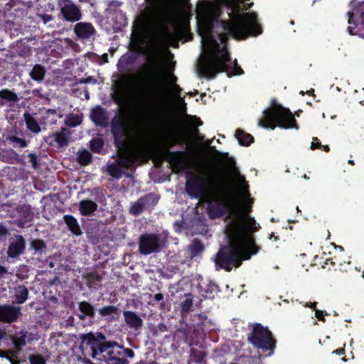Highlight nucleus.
I'll list each match as a JSON object with an SVG mask.
<instances>
[{"label":"nucleus","instance_id":"obj_62","mask_svg":"<svg viewBox=\"0 0 364 364\" xmlns=\"http://www.w3.org/2000/svg\"><path fill=\"white\" fill-rule=\"evenodd\" d=\"M157 330L160 332H166L168 331V327L166 326V324L163 323H160L157 325Z\"/></svg>","mask_w":364,"mask_h":364},{"label":"nucleus","instance_id":"obj_46","mask_svg":"<svg viewBox=\"0 0 364 364\" xmlns=\"http://www.w3.org/2000/svg\"><path fill=\"white\" fill-rule=\"evenodd\" d=\"M153 301L155 303H159V309L161 311L166 309L164 296L162 293H157L153 296Z\"/></svg>","mask_w":364,"mask_h":364},{"label":"nucleus","instance_id":"obj_44","mask_svg":"<svg viewBox=\"0 0 364 364\" xmlns=\"http://www.w3.org/2000/svg\"><path fill=\"white\" fill-rule=\"evenodd\" d=\"M193 306V296L191 294H186V297L181 301V311L186 313L190 311Z\"/></svg>","mask_w":364,"mask_h":364},{"label":"nucleus","instance_id":"obj_3","mask_svg":"<svg viewBox=\"0 0 364 364\" xmlns=\"http://www.w3.org/2000/svg\"><path fill=\"white\" fill-rule=\"evenodd\" d=\"M228 236L229 244L221 247L215 255L216 269L230 272L232 267L238 268L243 260L250 259L261 249L255 237L247 232L239 220L230 222Z\"/></svg>","mask_w":364,"mask_h":364},{"label":"nucleus","instance_id":"obj_13","mask_svg":"<svg viewBox=\"0 0 364 364\" xmlns=\"http://www.w3.org/2000/svg\"><path fill=\"white\" fill-rule=\"evenodd\" d=\"M233 203H234V210L235 211V215L232 217H229L228 214H225L227 219L232 220V221L239 220L241 224L243 225L244 228L246 230L247 232L252 234L254 237V232L259 231L261 228L260 225L257 224L254 218L251 217L249 215V213L252 211L251 210V204L250 207L246 208L245 212H242L241 210L238 208L236 204L235 196H233Z\"/></svg>","mask_w":364,"mask_h":364},{"label":"nucleus","instance_id":"obj_41","mask_svg":"<svg viewBox=\"0 0 364 364\" xmlns=\"http://www.w3.org/2000/svg\"><path fill=\"white\" fill-rule=\"evenodd\" d=\"M104 146V141L102 137H94L90 141V149L93 153L100 154Z\"/></svg>","mask_w":364,"mask_h":364},{"label":"nucleus","instance_id":"obj_56","mask_svg":"<svg viewBox=\"0 0 364 364\" xmlns=\"http://www.w3.org/2000/svg\"><path fill=\"white\" fill-rule=\"evenodd\" d=\"M321 146H322V145H321V143L319 141V139L317 137H314L313 141L311 145V149L312 150H315L317 149H321Z\"/></svg>","mask_w":364,"mask_h":364},{"label":"nucleus","instance_id":"obj_51","mask_svg":"<svg viewBox=\"0 0 364 364\" xmlns=\"http://www.w3.org/2000/svg\"><path fill=\"white\" fill-rule=\"evenodd\" d=\"M25 338V336H22L15 339L14 345L16 348L20 349L26 346V343Z\"/></svg>","mask_w":364,"mask_h":364},{"label":"nucleus","instance_id":"obj_18","mask_svg":"<svg viewBox=\"0 0 364 364\" xmlns=\"http://www.w3.org/2000/svg\"><path fill=\"white\" fill-rule=\"evenodd\" d=\"M26 247L25 238L21 235H16L9 245L6 252L7 257L12 259L17 258L24 252Z\"/></svg>","mask_w":364,"mask_h":364},{"label":"nucleus","instance_id":"obj_64","mask_svg":"<svg viewBox=\"0 0 364 364\" xmlns=\"http://www.w3.org/2000/svg\"><path fill=\"white\" fill-rule=\"evenodd\" d=\"M191 133H192V135L196 137L200 134V132H199V129L196 127H194L192 129Z\"/></svg>","mask_w":364,"mask_h":364},{"label":"nucleus","instance_id":"obj_28","mask_svg":"<svg viewBox=\"0 0 364 364\" xmlns=\"http://www.w3.org/2000/svg\"><path fill=\"white\" fill-rule=\"evenodd\" d=\"M47 245L46 242L39 238L32 239L29 243V250L33 251L32 253L33 255H42L46 251Z\"/></svg>","mask_w":364,"mask_h":364},{"label":"nucleus","instance_id":"obj_57","mask_svg":"<svg viewBox=\"0 0 364 364\" xmlns=\"http://www.w3.org/2000/svg\"><path fill=\"white\" fill-rule=\"evenodd\" d=\"M9 234V229L3 223H0V237H6Z\"/></svg>","mask_w":364,"mask_h":364},{"label":"nucleus","instance_id":"obj_42","mask_svg":"<svg viewBox=\"0 0 364 364\" xmlns=\"http://www.w3.org/2000/svg\"><path fill=\"white\" fill-rule=\"evenodd\" d=\"M205 358V353L196 348H191L190 350V361L197 363H201Z\"/></svg>","mask_w":364,"mask_h":364},{"label":"nucleus","instance_id":"obj_30","mask_svg":"<svg viewBox=\"0 0 364 364\" xmlns=\"http://www.w3.org/2000/svg\"><path fill=\"white\" fill-rule=\"evenodd\" d=\"M28 289L26 286L18 285L15 288V301L14 303L17 304H23L28 299Z\"/></svg>","mask_w":364,"mask_h":364},{"label":"nucleus","instance_id":"obj_37","mask_svg":"<svg viewBox=\"0 0 364 364\" xmlns=\"http://www.w3.org/2000/svg\"><path fill=\"white\" fill-rule=\"evenodd\" d=\"M107 171L111 177L117 180L121 178L124 173L122 167L114 162L107 166Z\"/></svg>","mask_w":364,"mask_h":364},{"label":"nucleus","instance_id":"obj_26","mask_svg":"<svg viewBox=\"0 0 364 364\" xmlns=\"http://www.w3.org/2000/svg\"><path fill=\"white\" fill-rule=\"evenodd\" d=\"M78 309L81 314L78 316L81 320L85 319L87 316L90 318H94L95 316V307L87 301H83L79 303Z\"/></svg>","mask_w":364,"mask_h":364},{"label":"nucleus","instance_id":"obj_53","mask_svg":"<svg viewBox=\"0 0 364 364\" xmlns=\"http://www.w3.org/2000/svg\"><path fill=\"white\" fill-rule=\"evenodd\" d=\"M327 315H328V313L326 311L316 310L315 316L320 321L325 322L326 321L325 316H327Z\"/></svg>","mask_w":364,"mask_h":364},{"label":"nucleus","instance_id":"obj_7","mask_svg":"<svg viewBox=\"0 0 364 364\" xmlns=\"http://www.w3.org/2000/svg\"><path fill=\"white\" fill-rule=\"evenodd\" d=\"M259 125L272 130L277 127L282 129H299L291 111L279 105L275 99L272 100L271 107L263 112V117L259 119Z\"/></svg>","mask_w":364,"mask_h":364},{"label":"nucleus","instance_id":"obj_24","mask_svg":"<svg viewBox=\"0 0 364 364\" xmlns=\"http://www.w3.org/2000/svg\"><path fill=\"white\" fill-rule=\"evenodd\" d=\"M124 318L126 323L131 328H139L143 326V321L134 311H124Z\"/></svg>","mask_w":364,"mask_h":364},{"label":"nucleus","instance_id":"obj_40","mask_svg":"<svg viewBox=\"0 0 364 364\" xmlns=\"http://www.w3.org/2000/svg\"><path fill=\"white\" fill-rule=\"evenodd\" d=\"M92 159V154L88 151L83 149L77 151V160L81 166H87L91 163Z\"/></svg>","mask_w":364,"mask_h":364},{"label":"nucleus","instance_id":"obj_12","mask_svg":"<svg viewBox=\"0 0 364 364\" xmlns=\"http://www.w3.org/2000/svg\"><path fill=\"white\" fill-rule=\"evenodd\" d=\"M253 4H254L253 2L245 4V1H244V3L241 4V7H240L241 11H239L240 14H242V15H245V14H254L256 16L255 23H254L252 24L247 23H246L247 25L245 26V27H247V33H245V34H240V35H238V36L234 35V34L232 33L231 28H230V29H225V23H224V22L225 21H222L223 29L227 33V34L229 36L232 37V38H234V39H235L237 41H242V40L247 39L250 36H259V35H260L262 33V27H261L260 24L258 22V18H257V14L255 12H250V13L247 12V11L248 9H250L253 6Z\"/></svg>","mask_w":364,"mask_h":364},{"label":"nucleus","instance_id":"obj_25","mask_svg":"<svg viewBox=\"0 0 364 364\" xmlns=\"http://www.w3.org/2000/svg\"><path fill=\"white\" fill-rule=\"evenodd\" d=\"M85 284L90 289H98L101 286L102 277L97 272H91L84 276Z\"/></svg>","mask_w":364,"mask_h":364},{"label":"nucleus","instance_id":"obj_63","mask_svg":"<svg viewBox=\"0 0 364 364\" xmlns=\"http://www.w3.org/2000/svg\"><path fill=\"white\" fill-rule=\"evenodd\" d=\"M333 354L341 355L345 354V348H340L338 349H336L332 352Z\"/></svg>","mask_w":364,"mask_h":364},{"label":"nucleus","instance_id":"obj_27","mask_svg":"<svg viewBox=\"0 0 364 364\" xmlns=\"http://www.w3.org/2000/svg\"><path fill=\"white\" fill-rule=\"evenodd\" d=\"M70 134L69 129L63 127L60 132L54 133L53 137L60 147H63L68 146Z\"/></svg>","mask_w":364,"mask_h":364},{"label":"nucleus","instance_id":"obj_5","mask_svg":"<svg viewBox=\"0 0 364 364\" xmlns=\"http://www.w3.org/2000/svg\"><path fill=\"white\" fill-rule=\"evenodd\" d=\"M80 339L82 348H90L92 358H97L98 355L104 354L107 364H129L128 360L123 358V346L114 341H107L102 333L81 334Z\"/></svg>","mask_w":364,"mask_h":364},{"label":"nucleus","instance_id":"obj_50","mask_svg":"<svg viewBox=\"0 0 364 364\" xmlns=\"http://www.w3.org/2000/svg\"><path fill=\"white\" fill-rule=\"evenodd\" d=\"M96 82H97V80L94 77L89 76V77H85V78L76 79L75 84H76V85H77V84H87V83L95 84Z\"/></svg>","mask_w":364,"mask_h":364},{"label":"nucleus","instance_id":"obj_47","mask_svg":"<svg viewBox=\"0 0 364 364\" xmlns=\"http://www.w3.org/2000/svg\"><path fill=\"white\" fill-rule=\"evenodd\" d=\"M31 364H46V360L42 355L31 354L28 357Z\"/></svg>","mask_w":364,"mask_h":364},{"label":"nucleus","instance_id":"obj_11","mask_svg":"<svg viewBox=\"0 0 364 364\" xmlns=\"http://www.w3.org/2000/svg\"><path fill=\"white\" fill-rule=\"evenodd\" d=\"M87 192L90 193L92 199H83L79 202L78 209L82 216H90L97 211L98 208L97 203L105 204L106 197L104 190L97 186L92 188H88Z\"/></svg>","mask_w":364,"mask_h":364},{"label":"nucleus","instance_id":"obj_58","mask_svg":"<svg viewBox=\"0 0 364 364\" xmlns=\"http://www.w3.org/2000/svg\"><path fill=\"white\" fill-rule=\"evenodd\" d=\"M124 356L133 358L134 357V352L130 348H124L123 347V358Z\"/></svg>","mask_w":364,"mask_h":364},{"label":"nucleus","instance_id":"obj_48","mask_svg":"<svg viewBox=\"0 0 364 364\" xmlns=\"http://www.w3.org/2000/svg\"><path fill=\"white\" fill-rule=\"evenodd\" d=\"M28 161L31 163V166L34 169H38L40 168L41 164L39 162L38 156H37L35 153H30L28 155Z\"/></svg>","mask_w":364,"mask_h":364},{"label":"nucleus","instance_id":"obj_49","mask_svg":"<svg viewBox=\"0 0 364 364\" xmlns=\"http://www.w3.org/2000/svg\"><path fill=\"white\" fill-rule=\"evenodd\" d=\"M114 163L117 164L124 171L128 168L130 166L129 160L125 157L122 156L118 157Z\"/></svg>","mask_w":364,"mask_h":364},{"label":"nucleus","instance_id":"obj_1","mask_svg":"<svg viewBox=\"0 0 364 364\" xmlns=\"http://www.w3.org/2000/svg\"><path fill=\"white\" fill-rule=\"evenodd\" d=\"M189 150L171 151L168 147L159 153L161 160L168 161L178 172L186 173L185 191L194 199L205 198L208 203L207 213L211 220L221 218L225 214L229 217L235 215L233 193L230 182L221 174H214L210 181L204 177L203 172L196 174L188 170L185 157Z\"/></svg>","mask_w":364,"mask_h":364},{"label":"nucleus","instance_id":"obj_29","mask_svg":"<svg viewBox=\"0 0 364 364\" xmlns=\"http://www.w3.org/2000/svg\"><path fill=\"white\" fill-rule=\"evenodd\" d=\"M24 121L26 123V128L32 133L36 134L41 132V128L37 122L36 119L34 118L30 113L25 112L23 114Z\"/></svg>","mask_w":364,"mask_h":364},{"label":"nucleus","instance_id":"obj_34","mask_svg":"<svg viewBox=\"0 0 364 364\" xmlns=\"http://www.w3.org/2000/svg\"><path fill=\"white\" fill-rule=\"evenodd\" d=\"M21 218L19 222L17 223L18 227H24L26 223L31 222L33 218V213L31 210L30 205H24L22 207L21 210Z\"/></svg>","mask_w":364,"mask_h":364},{"label":"nucleus","instance_id":"obj_10","mask_svg":"<svg viewBox=\"0 0 364 364\" xmlns=\"http://www.w3.org/2000/svg\"><path fill=\"white\" fill-rule=\"evenodd\" d=\"M351 10L347 14L349 26L347 31L350 35L364 38V0H352Z\"/></svg>","mask_w":364,"mask_h":364},{"label":"nucleus","instance_id":"obj_15","mask_svg":"<svg viewBox=\"0 0 364 364\" xmlns=\"http://www.w3.org/2000/svg\"><path fill=\"white\" fill-rule=\"evenodd\" d=\"M60 13L63 20L68 22L74 23L80 21L82 17V11L77 5L70 0H64L60 4Z\"/></svg>","mask_w":364,"mask_h":364},{"label":"nucleus","instance_id":"obj_54","mask_svg":"<svg viewBox=\"0 0 364 364\" xmlns=\"http://www.w3.org/2000/svg\"><path fill=\"white\" fill-rule=\"evenodd\" d=\"M213 139H210V140H207L205 142V147H208L209 148V150L210 152L212 153H214L216 155H219V154H221L216 149L214 146H211V144L213 142Z\"/></svg>","mask_w":364,"mask_h":364},{"label":"nucleus","instance_id":"obj_17","mask_svg":"<svg viewBox=\"0 0 364 364\" xmlns=\"http://www.w3.org/2000/svg\"><path fill=\"white\" fill-rule=\"evenodd\" d=\"M21 315V307L10 304L0 305V321L11 323Z\"/></svg>","mask_w":364,"mask_h":364},{"label":"nucleus","instance_id":"obj_55","mask_svg":"<svg viewBox=\"0 0 364 364\" xmlns=\"http://www.w3.org/2000/svg\"><path fill=\"white\" fill-rule=\"evenodd\" d=\"M191 118V124L193 127H198L203 124V122L200 118H198L196 116H190Z\"/></svg>","mask_w":364,"mask_h":364},{"label":"nucleus","instance_id":"obj_4","mask_svg":"<svg viewBox=\"0 0 364 364\" xmlns=\"http://www.w3.org/2000/svg\"><path fill=\"white\" fill-rule=\"evenodd\" d=\"M210 41L211 46L206 48L207 52L200 63V73L204 77L213 80L221 73H226L229 77L244 73L236 59L232 62L231 70L232 59L225 45L220 47L215 38L210 39Z\"/></svg>","mask_w":364,"mask_h":364},{"label":"nucleus","instance_id":"obj_19","mask_svg":"<svg viewBox=\"0 0 364 364\" xmlns=\"http://www.w3.org/2000/svg\"><path fill=\"white\" fill-rule=\"evenodd\" d=\"M90 117L97 127L106 128L108 126V113L107 110L100 105H97L92 109Z\"/></svg>","mask_w":364,"mask_h":364},{"label":"nucleus","instance_id":"obj_16","mask_svg":"<svg viewBox=\"0 0 364 364\" xmlns=\"http://www.w3.org/2000/svg\"><path fill=\"white\" fill-rule=\"evenodd\" d=\"M128 78L127 75H121L119 80L115 82V88L112 98L114 102L118 105H122L127 101V80Z\"/></svg>","mask_w":364,"mask_h":364},{"label":"nucleus","instance_id":"obj_52","mask_svg":"<svg viewBox=\"0 0 364 364\" xmlns=\"http://www.w3.org/2000/svg\"><path fill=\"white\" fill-rule=\"evenodd\" d=\"M92 55H95L97 60V63L100 65H103L106 63H108V55L107 53H104L103 55H102L101 56L97 55V54H95V53H91Z\"/></svg>","mask_w":364,"mask_h":364},{"label":"nucleus","instance_id":"obj_9","mask_svg":"<svg viewBox=\"0 0 364 364\" xmlns=\"http://www.w3.org/2000/svg\"><path fill=\"white\" fill-rule=\"evenodd\" d=\"M111 134L117 147L123 145L129 134L130 118L124 109H120V114H116L110 122Z\"/></svg>","mask_w":364,"mask_h":364},{"label":"nucleus","instance_id":"obj_60","mask_svg":"<svg viewBox=\"0 0 364 364\" xmlns=\"http://www.w3.org/2000/svg\"><path fill=\"white\" fill-rule=\"evenodd\" d=\"M41 18L43 20V23L46 24L47 23L50 22L53 20V16L50 14H42L40 16Z\"/></svg>","mask_w":364,"mask_h":364},{"label":"nucleus","instance_id":"obj_20","mask_svg":"<svg viewBox=\"0 0 364 364\" xmlns=\"http://www.w3.org/2000/svg\"><path fill=\"white\" fill-rule=\"evenodd\" d=\"M73 31L80 39H89L94 36L96 30L93 25L89 22H79L74 26Z\"/></svg>","mask_w":364,"mask_h":364},{"label":"nucleus","instance_id":"obj_31","mask_svg":"<svg viewBox=\"0 0 364 364\" xmlns=\"http://www.w3.org/2000/svg\"><path fill=\"white\" fill-rule=\"evenodd\" d=\"M46 74V68L41 64H36L30 71L29 76L36 82H41L44 80Z\"/></svg>","mask_w":364,"mask_h":364},{"label":"nucleus","instance_id":"obj_6","mask_svg":"<svg viewBox=\"0 0 364 364\" xmlns=\"http://www.w3.org/2000/svg\"><path fill=\"white\" fill-rule=\"evenodd\" d=\"M198 6L200 9L203 10L201 14H197L198 32L202 37L203 44L207 48L211 46L210 39L214 38L212 33L215 24L220 23L222 25L223 20L220 19L223 13L222 9L227 8V6L223 5V0L212 4L199 2Z\"/></svg>","mask_w":364,"mask_h":364},{"label":"nucleus","instance_id":"obj_36","mask_svg":"<svg viewBox=\"0 0 364 364\" xmlns=\"http://www.w3.org/2000/svg\"><path fill=\"white\" fill-rule=\"evenodd\" d=\"M204 250L205 247L203 244L199 239L197 238H194L189 246V250L192 257L200 255L204 251Z\"/></svg>","mask_w":364,"mask_h":364},{"label":"nucleus","instance_id":"obj_38","mask_svg":"<svg viewBox=\"0 0 364 364\" xmlns=\"http://www.w3.org/2000/svg\"><path fill=\"white\" fill-rule=\"evenodd\" d=\"M145 210H146L139 198L136 201L131 203L129 208V214L134 216H139Z\"/></svg>","mask_w":364,"mask_h":364},{"label":"nucleus","instance_id":"obj_35","mask_svg":"<svg viewBox=\"0 0 364 364\" xmlns=\"http://www.w3.org/2000/svg\"><path fill=\"white\" fill-rule=\"evenodd\" d=\"M220 291L219 287L213 282H210L205 287L201 290V294L204 298L213 299L215 294Z\"/></svg>","mask_w":364,"mask_h":364},{"label":"nucleus","instance_id":"obj_22","mask_svg":"<svg viewBox=\"0 0 364 364\" xmlns=\"http://www.w3.org/2000/svg\"><path fill=\"white\" fill-rule=\"evenodd\" d=\"M140 200L144 204L145 209L151 213L160 200V196L155 193H149L141 196Z\"/></svg>","mask_w":364,"mask_h":364},{"label":"nucleus","instance_id":"obj_33","mask_svg":"<svg viewBox=\"0 0 364 364\" xmlns=\"http://www.w3.org/2000/svg\"><path fill=\"white\" fill-rule=\"evenodd\" d=\"M0 97L3 99L4 103H16L20 100L16 92L7 88L0 90Z\"/></svg>","mask_w":364,"mask_h":364},{"label":"nucleus","instance_id":"obj_59","mask_svg":"<svg viewBox=\"0 0 364 364\" xmlns=\"http://www.w3.org/2000/svg\"><path fill=\"white\" fill-rule=\"evenodd\" d=\"M171 89L172 92L177 97L181 96L183 89L178 85H176L174 87H173Z\"/></svg>","mask_w":364,"mask_h":364},{"label":"nucleus","instance_id":"obj_2","mask_svg":"<svg viewBox=\"0 0 364 364\" xmlns=\"http://www.w3.org/2000/svg\"><path fill=\"white\" fill-rule=\"evenodd\" d=\"M150 66L146 76L149 86L140 90L138 99L140 107L146 114L147 125L158 127L164 122L163 105L165 101V87L172 88L177 84L178 78L172 73L166 77L162 75L161 62L156 55L149 60Z\"/></svg>","mask_w":364,"mask_h":364},{"label":"nucleus","instance_id":"obj_8","mask_svg":"<svg viewBox=\"0 0 364 364\" xmlns=\"http://www.w3.org/2000/svg\"><path fill=\"white\" fill-rule=\"evenodd\" d=\"M247 340L254 348L263 353H267V356L274 354L277 341L268 328L263 326L261 323L255 324L252 332L248 335Z\"/></svg>","mask_w":364,"mask_h":364},{"label":"nucleus","instance_id":"obj_23","mask_svg":"<svg viewBox=\"0 0 364 364\" xmlns=\"http://www.w3.org/2000/svg\"><path fill=\"white\" fill-rule=\"evenodd\" d=\"M63 220L69 231L75 236L79 237L82 235V231L77 219L72 215H65Z\"/></svg>","mask_w":364,"mask_h":364},{"label":"nucleus","instance_id":"obj_21","mask_svg":"<svg viewBox=\"0 0 364 364\" xmlns=\"http://www.w3.org/2000/svg\"><path fill=\"white\" fill-rule=\"evenodd\" d=\"M174 32L177 37L183 38L186 35H191V26L188 19L179 17L174 26Z\"/></svg>","mask_w":364,"mask_h":364},{"label":"nucleus","instance_id":"obj_45","mask_svg":"<svg viewBox=\"0 0 364 364\" xmlns=\"http://www.w3.org/2000/svg\"><path fill=\"white\" fill-rule=\"evenodd\" d=\"M82 119L81 118L75 114H70L68 116L65 123L69 127H75L76 126H78L81 124Z\"/></svg>","mask_w":364,"mask_h":364},{"label":"nucleus","instance_id":"obj_43","mask_svg":"<svg viewBox=\"0 0 364 364\" xmlns=\"http://www.w3.org/2000/svg\"><path fill=\"white\" fill-rule=\"evenodd\" d=\"M119 309L117 306H103L102 308H100L99 309V314L101 316H110L112 314H119Z\"/></svg>","mask_w":364,"mask_h":364},{"label":"nucleus","instance_id":"obj_61","mask_svg":"<svg viewBox=\"0 0 364 364\" xmlns=\"http://www.w3.org/2000/svg\"><path fill=\"white\" fill-rule=\"evenodd\" d=\"M304 306L305 307H309L310 309L314 310L316 311V310H318L316 309V306H317V302L316 301H314V302H306L305 304H303Z\"/></svg>","mask_w":364,"mask_h":364},{"label":"nucleus","instance_id":"obj_14","mask_svg":"<svg viewBox=\"0 0 364 364\" xmlns=\"http://www.w3.org/2000/svg\"><path fill=\"white\" fill-rule=\"evenodd\" d=\"M160 236L156 233H145L139 238V252L144 255L161 251Z\"/></svg>","mask_w":364,"mask_h":364},{"label":"nucleus","instance_id":"obj_39","mask_svg":"<svg viewBox=\"0 0 364 364\" xmlns=\"http://www.w3.org/2000/svg\"><path fill=\"white\" fill-rule=\"evenodd\" d=\"M6 140L12 144L14 147L25 148L28 146V142L25 139L20 138L14 134H8Z\"/></svg>","mask_w":364,"mask_h":364},{"label":"nucleus","instance_id":"obj_32","mask_svg":"<svg viewBox=\"0 0 364 364\" xmlns=\"http://www.w3.org/2000/svg\"><path fill=\"white\" fill-rule=\"evenodd\" d=\"M235 136L241 146H248L254 141V137L241 129H236Z\"/></svg>","mask_w":364,"mask_h":364}]
</instances>
